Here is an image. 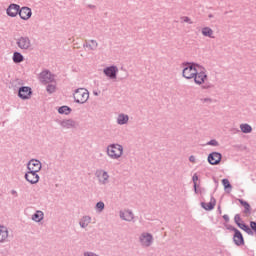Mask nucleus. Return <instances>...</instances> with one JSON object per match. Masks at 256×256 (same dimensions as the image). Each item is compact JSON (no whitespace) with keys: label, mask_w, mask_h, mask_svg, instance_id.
Returning a JSON list of instances; mask_svg holds the SVG:
<instances>
[{"label":"nucleus","mask_w":256,"mask_h":256,"mask_svg":"<svg viewBox=\"0 0 256 256\" xmlns=\"http://www.w3.org/2000/svg\"><path fill=\"white\" fill-rule=\"evenodd\" d=\"M222 185L226 193H231V189H233V186L231 185V182H229V179L227 178L222 179Z\"/></svg>","instance_id":"nucleus-26"},{"label":"nucleus","mask_w":256,"mask_h":256,"mask_svg":"<svg viewBox=\"0 0 256 256\" xmlns=\"http://www.w3.org/2000/svg\"><path fill=\"white\" fill-rule=\"evenodd\" d=\"M101 175L99 176V183L101 185H107L109 183V174L107 171H101Z\"/></svg>","instance_id":"nucleus-22"},{"label":"nucleus","mask_w":256,"mask_h":256,"mask_svg":"<svg viewBox=\"0 0 256 256\" xmlns=\"http://www.w3.org/2000/svg\"><path fill=\"white\" fill-rule=\"evenodd\" d=\"M103 73L109 79H117V73H119V68H117V66L115 65L108 66L103 69Z\"/></svg>","instance_id":"nucleus-9"},{"label":"nucleus","mask_w":256,"mask_h":256,"mask_svg":"<svg viewBox=\"0 0 256 256\" xmlns=\"http://www.w3.org/2000/svg\"><path fill=\"white\" fill-rule=\"evenodd\" d=\"M94 95H99L97 92H94Z\"/></svg>","instance_id":"nucleus-48"},{"label":"nucleus","mask_w":256,"mask_h":256,"mask_svg":"<svg viewBox=\"0 0 256 256\" xmlns=\"http://www.w3.org/2000/svg\"><path fill=\"white\" fill-rule=\"evenodd\" d=\"M189 161L190 163H195V156H190Z\"/></svg>","instance_id":"nucleus-41"},{"label":"nucleus","mask_w":256,"mask_h":256,"mask_svg":"<svg viewBox=\"0 0 256 256\" xmlns=\"http://www.w3.org/2000/svg\"><path fill=\"white\" fill-rule=\"evenodd\" d=\"M238 201H239L240 205L244 206L243 213H245L246 215H251V205L249 204V202H247L243 199H239Z\"/></svg>","instance_id":"nucleus-21"},{"label":"nucleus","mask_w":256,"mask_h":256,"mask_svg":"<svg viewBox=\"0 0 256 256\" xmlns=\"http://www.w3.org/2000/svg\"><path fill=\"white\" fill-rule=\"evenodd\" d=\"M216 203H217V200L211 197L210 202L208 203L201 202V207L202 209H205V211H213V209H215Z\"/></svg>","instance_id":"nucleus-17"},{"label":"nucleus","mask_w":256,"mask_h":256,"mask_svg":"<svg viewBox=\"0 0 256 256\" xmlns=\"http://www.w3.org/2000/svg\"><path fill=\"white\" fill-rule=\"evenodd\" d=\"M182 19L184 23H189V25H193V21H191V18L184 16Z\"/></svg>","instance_id":"nucleus-36"},{"label":"nucleus","mask_w":256,"mask_h":256,"mask_svg":"<svg viewBox=\"0 0 256 256\" xmlns=\"http://www.w3.org/2000/svg\"><path fill=\"white\" fill-rule=\"evenodd\" d=\"M59 125L62 126L63 129H73V127L76 125V122L73 119H66L59 121Z\"/></svg>","instance_id":"nucleus-18"},{"label":"nucleus","mask_w":256,"mask_h":256,"mask_svg":"<svg viewBox=\"0 0 256 256\" xmlns=\"http://www.w3.org/2000/svg\"><path fill=\"white\" fill-rule=\"evenodd\" d=\"M27 169L28 171H32L34 173H39L42 169L41 161L37 159H32L27 163Z\"/></svg>","instance_id":"nucleus-10"},{"label":"nucleus","mask_w":256,"mask_h":256,"mask_svg":"<svg viewBox=\"0 0 256 256\" xmlns=\"http://www.w3.org/2000/svg\"><path fill=\"white\" fill-rule=\"evenodd\" d=\"M231 231L234 232L233 235V242L235 245H237V247H241V245H245V238H243V234L241 233V231H239V229L232 227Z\"/></svg>","instance_id":"nucleus-7"},{"label":"nucleus","mask_w":256,"mask_h":256,"mask_svg":"<svg viewBox=\"0 0 256 256\" xmlns=\"http://www.w3.org/2000/svg\"><path fill=\"white\" fill-rule=\"evenodd\" d=\"M194 191L197 193V182L194 183Z\"/></svg>","instance_id":"nucleus-43"},{"label":"nucleus","mask_w":256,"mask_h":256,"mask_svg":"<svg viewBox=\"0 0 256 256\" xmlns=\"http://www.w3.org/2000/svg\"><path fill=\"white\" fill-rule=\"evenodd\" d=\"M46 91L48 93H55V85L53 84H48L47 87H46Z\"/></svg>","instance_id":"nucleus-33"},{"label":"nucleus","mask_w":256,"mask_h":256,"mask_svg":"<svg viewBox=\"0 0 256 256\" xmlns=\"http://www.w3.org/2000/svg\"><path fill=\"white\" fill-rule=\"evenodd\" d=\"M18 15L23 21H28V19H31L33 12L31 11V8L24 6L20 8Z\"/></svg>","instance_id":"nucleus-14"},{"label":"nucleus","mask_w":256,"mask_h":256,"mask_svg":"<svg viewBox=\"0 0 256 256\" xmlns=\"http://www.w3.org/2000/svg\"><path fill=\"white\" fill-rule=\"evenodd\" d=\"M104 209H105V203L103 201H99L96 203V210L98 213H103Z\"/></svg>","instance_id":"nucleus-31"},{"label":"nucleus","mask_w":256,"mask_h":256,"mask_svg":"<svg viewBox=\"0 0 256 256\" xmlns=\"http://www.w3.org/2000/svg\"><path fill=\"white\" fill-rule=\"evenodd\" d=\"M250 229H251V231H255L256 232V222L255 221H251L250 222Z\"/></svg>","instance_id":"nucleus-37"},{"label":"nucleus","mask_w":256,"mask_h":256,"mask_svg":"<svg viewBox=\"0 0 256 256\" xmlns=\"http://www.w3.org/2000/svg\"><path fill=\"white\" fill-rule=\"evenodd\" d=\"M9 241V228L0 225V243H7Z\"/></svg>","instance_id":"nucleus-16"},{"label":"nucleus","mask_w":256,"mask_h":256,"mask_svg":"<svg viewBox=\"0 0 256 256\" xmlns=\"http://www.w3.org/2000/svg\"><path fill=\"white\" fill-rule=\"evenodd\" d=\"M40 81L41 83H53L55 81V75L49 70H44L40 73Z\"/></svg>","instance_id":"nucleus-11"},{"label":"nucleus","mask_w":256,"mask_h":256,"mask_svg":"<svg viewBox=\"0 0 256 256\" xmlns=\"http://www.w3.org/2000/svg\"><path fill=\"white\" fill-rule=\"evenodd\" d=\"M89 223H91V217L90 216H83L82 219L79 222V225L82 229H85L89 226Z\"/></svg>","instance_id":"nucleus-25"},{"label":"nucleus","mask_w":256,"mask_h":256,"mask_svg":"<svg viewBox=\"0 0 256 256\" xmlns=\"http://www.w3.org/2000/svg\"><path fill=\"white\" fill-rule=\"evenodd\" d=\"M234 221L236 223V225L239 227V225H241L243 222H241V216L239 214H236L234 216Z\"/></svg>","instance_id":"nucleus-34"},{"label":"nucleus","mask_w":256,"mask_h":256,"mask_svg":"<svg viewBox=\"0 0 256 256\" xmlns=\"http://www.w3.org/2000/svg\"><path fill=\"white\" fill-rule=\"evenodd\" d=\"M240 129L242 133H251L253 131V128L249 124H241Z\"/></svg>","instance_id":"nucleus-30"},{"label":"nucleus","mask_w":256,"mask_h":256,"mask_svg":"<svg viewBox=\"0 0 256 256\" xmlns=\"http://www.w3.org/2000/svg\"><path fill=\"white\" fill-rule=\"evenodd\" d=\"M12 61L14 63H23V61H25V57L23 56V54H21V52H14Z\"/></svg>","instance_id":"nucleus-23"},{"label":"nucleus","mask_w":256,"mask_h":256,"mask_svg":"<svg viewBox=\"0 0 256 256\" xmlns=\"http://www.w3.org/2000/svg\"><path fill=\"white\" fill-rule=\"evenodd\" d=\"M139 241L143 247H151L153 245V235L149 232H144L140 235Z\"/></svg>","instance_id":"nucleus-6"},{"label":"nucleus","mask_w":256,"mask_h":256,"mask_svg":"<svg viewBox=\"0 0 256 256\" xmlns=\"http://www.w3.org/2000/svg\"><path fill=\"white\" fill-rule=\"evenodd\" d=\"M238 227H239V229H242V231H245V233H247V235H254L253 230H251L249 225L245 224L244 222H242L241 224H238Z\"/></svg>","instance_id":"nucleus-27"},{"label":"nucleus","mask_w":256,"mask_h":256,"mask_svg":"<svg viewBox=\"0 0 256 256\" xmlns=\"http://www.w3.org/2000/svg\"><path fill=\"white\" fill-rule=\"evenodd\" d=\"M58 113L60 115H69L71 113V107L61 106V107L58 108Z\"/></svg>","instance_id":"nucleus-29"},{"label":"nucleus","mask_w":256,"mask_h":256,"mask_svg":"<svg viewBox=\"0 0 256 256\" xmlns=\"http://www.w3.org/2000/svg\"><path fill=\"white\" fill-rule=\"evenodd\" d=\"M213 100H211V98H204L203 99V103H212Z\"/></svg>","instance_id":"nucleus-39"},{"label":"nucleus","mask_w":256,"mask_h":256,"mask_svg":"<svg viewBox=\"0 0 256 256\" xmlns=\"http://www.w3.org/2000/svg\"><path fill=\"white\" fill-rule=\"evenodd\" d=\"M107 155L110 159H119L123 155V146L121 144H110L107 147Z\"/></svg>","instance_id":"nucleus-4"},{"label":"nucleus","mask_w":256,"mask_h":256,"mask_svg":"<svg viewBox=\"0 0 256 256\" xmlns=\"http://www.w3.org/2000/svg\"><path fill=\"white\" fill-rule=\"evenodd\" d=\"M31 95H33V91L31 90V87L29 86H22L18 90V97L20 99H23V101L27 99H31Z\"/></svg>","instance_id":"nucleus-8"},{"label":"nucleus","mask_w":256,"mask_h":256,"mask_svg":"<svg viewBox=\"0 0 256 256\" xmlns=\"http://www.w3.org/2000/svg\"><path fill=\"white\" fill-rule=\"evenodd\" d=\"M192 181H193V183H197V181H199V176L197 174H194L192 176Z\"/></svg>","instance_id":"nucleus-38"},{"label":"nucleus","mask_w":256,"mask_h":256,"mask_svg":"<svg viewBox=\"0 0 256 256\" xmlns=\"http://www.w3.org/2000/svg\"><path fill=\"white\" fill-rule=\"evenodd\" d=\"M209 19H213V14L208 15Z\"/></svg>","instance_id":"nucleus-46"},{"label":"nucleus","mask_w":256,"mask_h":256,"mask_svg":"<svg viewBox=\"0 0 256 256\" xmlns=\"http://www.w3.org/2000/svg\"><path fill=\"white\" fill-rule=\"evenodd\" d=\"M94 7H95V6H93V5H90V8H91V9H93Z\"/></svg>","instance_id":"nucleus-47"},{"label":"nucleus","mask_w":256,"mask_h":256,"mask_svg":"<svg viewBox=\"0 0 256 256\" xmlns=\"http://www.w3.org/2000/svg\"><path fill=\"white\" fill-rule=\"evenodd\" d=\"M207 79V69L199 65L196 73L194 74V83L196 85H202L201 89H213L214 85L211 82H206Z\"/></svg>","instance_id":"nucleus-1"},{"label":"nucleus","mask_w":256,"mask_h":256,"mask_svg":"<svg viewBox=\"0 0 256 256\" xmlns=\"http://www.w3.org/2000/svg\"><path fill=\"white\" fill-rule=\"evenodd\" d=\"M43 211L37 210L35 214L32 215V221H35L36 223H41L43 221Z\"/></svg>","instance_id":"nucleus-24"},{"label":"nucleus","mask_w":256,"mask_h":256,"mask_svg":"<svg viewBox=\"0 0 256 256\" xmlns=\"http://www.w3.org/2000/svg\"><path fill=\"white\" fill-rule=\"evenodd\" d=\"M218 212H219V214L221 215V213H222V211H221V206H218Z\"/></svg>","instance_id":"nucleus-44"},{"label":"nucleus","mask_w":256,"mask_h":256,"mask_svg":"<svg viewBox=\"0 0 256 256\" xmlns=\"http://www.w3.org/2000/svg\"><path fill=\"white\" fill-rule=\"evenodd\" d=\"M16 45L22 51H29L32 47L31 39L28 36H21L16 40Z\"/></svg>","instance_id":"nucleus-5"},{"label":"nucleus","mask_w":256,"mask_h":256,"mask_svg":"<svg viewBox=\"0 0 256 256\" xmlns=\"http://www.w3.org/2000/svg\"><path fill=\"white\" fill-rule=\"evenodd\" d=\"M74 102L83 105L89 101V90L85 88H78L73 93Z\"/></svg>","instance_id":"nucleus-3"},{"label":"nucleus","mask_w":256,"mask_h":256,"mask_svg":"<svg viewBox=\"0 0 256 256\" xmlns=\"http://www.w3.org/2000/svg\"><path fill=\"white\" fill-rule=\"evenodd\" d=\"M91 45V43H89V42H85L84 44H83V47H84V49H85V47H87L88 49H89V46Z\"/></svg>","instance_id":"nucleus-42"},{"label":"nucleus","mask_w":256,"mask_h":256,"mask_svg":"<svg viewBox=\"0 0 256 256\" xmlns=\"http://www.w3.org/2000/svg\"><path fill=\"white\" fill-rule=\"evenodd\" d=\"M223 159V155L219 152H212L208 155V163L210 165H219Z\"/></svg>","instance_id":"nucleus-12"},{"label":"nucleus","mask_w":256,"mask_h":256,"mask_svg":"<svg viewBox=\"0 0 256 256\" xmlns=\"http://www.w3.org/2000/svg\"><path fill=\"white\" fill-rule=\"evenodd\" d=\"M182 66L184 67L182 70V77H184V79H194L199 64L195 62H184Z\"/></svg>","instance_id":"nucleus-2"},{"label":"nucleus","mask_w":256,"mask_h":256,"mask_svg":"<svg viewBox=\"0 0 256 256\" xmlns=\"http://www.w3.org/2000/svg\"><path fill=\"white\" fill-rule=\"evenodd\" d=\"M129 123V115L127 114H119L117 118L118 125H127Z\"/></svg>","instance_id":"nucleus-20"},{"label":"nucleus","mask_w":256,"mask_h":256,"mask_svg":"<svg viewBox=\"0 0 256 256\" xmlns=\"http://www.w3.org/2000/svg\"><path fill=\"white\" fill-rule=\"evenodd\" d=\"M11 193H12V195H17V191H15V190H12Z\"/></svg>","instance_id":"nucleus-45"},{"label":"nucleus","mask_w":256,"mask_h":256,"mask_svg":"<svg viewBox=\"0 0 256 256\" xmlns=\"http://www.w3.org/2000/svg\"><path fill=\"white\" fill-rule=\"evenodd\" d=\"M24 177H25L26 181H28V183H30L31 185H35V184L39 183V174H37V172L28 170L25 173Z\"/></svg>","instance_id":"nucleus-13"},{"label":"nucleus","mask_w":256,"mask_h":256,"mask_svg":"<svg viewBox=\"0 0 256 256\" xmlns=\"http://www.w3.org/2000/svg\"><path fill=\"white\" fill-rule=\"evenodd\" d=\"M135 216L131 210H127L126 212L120 211V219L123 221H131Z\"/></svg>","instance_id":"nucleus-19"},{"label":"nucleus","mask_w":256,"mask_h":256,"mask_svg":"<svg viewBox=\"0 0 256 256\" xmlns=\"http://www.w3.org/2000/svg\"><path fill=\"white\" fill-rule=\"evenodd\" d=\"M89 43H90L89 45L90 51H95L97 47H99V43H97V40H90Z\"/></svg>","instance_id":"nucleus-32"},{"label":"nucleus","mask_w":256,"mask_h":256,"mask_svg":"<svg viewBox=\"0 0 256 256\" xmlns=\"http://www.w3.org/2000/svg\"><path fill=\"white\" fill-rule=\"evenodd\" d=\"M20 9L21 6H19V4H10L6 9V13L8 17H17V15H19Z\"/></svg>","instance_id":"nucleus-15"},{"label":"nucleus","mask_w":256,"mask_h":256,"mask_svg":"<svg viewBox=\"0 0 256 256\" xmlns=\"http://www.w3.org/2000/svg\"><path fill=\"white\" fill-rule=\"evenodd\" d=\"M202 35L204 37H210V39H213V29H211L210 27H204L202 29Z\"/></svg>","instance_id":"nucleus-28"},{"label":"nucleus","mask_w":256,"mask_h":256,"mask_svg":"<svg viewBox=\"0 0 256 256\" xmlns=\"http://www.w3.org/2000/svg\"><path fill=\"white\" fill-rule=\"evenodd\" d=\"M207 145H211L212 147H219V142L215 139H212L209 142H207Z\"/></svg>","instance_id":"nucleus-35"},{"label":"nucleus","mask_w":256,"mask_h":256,"mask_svg":"<svg viewBox=\"0 0 256 256\" xmlns=\"http://www.w3.org/2000/svg\"><path fill=\"white\" fill-rule=\"evenodd\" d=\"M223 219H224V221H225L226 223H229V215L224 214V215H223Z\"/></svg>","instance_id":"nucleus-40"}]
</instances>
